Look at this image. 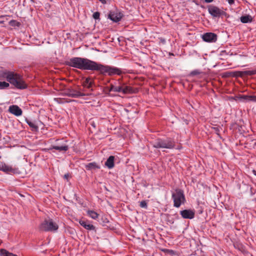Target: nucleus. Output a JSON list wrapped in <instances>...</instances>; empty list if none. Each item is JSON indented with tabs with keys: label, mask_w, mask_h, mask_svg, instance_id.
<instances>
[{
	"label": "nucleus",
	"mask_w": 256,
	"mask_h": 256,
	"mask_svg": "<svg viewBox=\"0 0 256 256\" xmlns=\"http://www.w3.org/2000/svg\"><path fill=\"white\" fill-rule=\"evenodd\" d=\"M227 2L230 5H232L234 3V0H227Z\"/></svg>",
	"instance_id": "32"
},
{
	"label": "nucleus",
	"mask_w": 256,
	"mask_h": 256,
	"mask_svg": "<svg viewBox=\"0 0 256 256\" xmlns=\"http://www.w3.org/2000/svg\"><path fill=\"white\" fill-rule=\"evenodd\" d=\"M153 146L157 148L172 149L175 146V142L171 138H158L154 142Z\"/></svg>",
	"instance_id": "5"
},
{
	"label": "nucleus",
	"mask_w": 256,
	"mask_h": 256,
	"mask_svg": "<svg viewBox=\"0 0 256 256\" xmlns=\"http://www.w3.org/2000/svg\"><path fill=\"white\" fill-rule=\"evenodd\" d=\"M109 92H122L123 94H132L134 92L133 88L122 82L121 78H119L114 84H110Z\"/></svg>",
	"instance_id": "4"
},
{
	"label": "nucleus",
	"mask_w": 256,
	"mask_h": 256,
	"mask_svg": "<svg viewBox=\"0 0 256 256\" xmlns=\"http://www.w3.org/2000/svg\"><path fill=\"white\" fill-rule=\"evenodd\" d=\"M108 18L114 22H120L124 16L122 12L118 9L110 11L108 14Z\"/></svg>",
	"instance_id": "10"
},
{
	"label": "nucleus",
	"mask_w": 256,
	"mask_h": 256,
	"mask_svg": "<svg viewBox=\"0 0 256 256\" xmlns=\"http://www.w3.org/2000/svg\"><path fill=\"white\" fill-rule=\"evenodd\" d=\"M8 111L10 112L16 116H20L22 113V110L16 105L10 106Z\"/></svg>",
	"instance_id": "15"
},
{
	"label": "nucleus",
	"mask_w": 256,
	"mask_h": 256,
	"mask_svg": "<svg viewBox=\"0 0 256 256\" xmlns=\"http://www.w3.org/2000/svg\"><path fill=\"white\" fill-rule=\"evenodd\" d=\"M6 80L8 82L18 89L23 90L27 85L20 74L7 70H0V80Z\"/></svg>",
	"instance_id": "2"
},
{
	"label": "nucleus",
	"mask_w": 256,
	"mask_h": 256,
	"mask_svg": "<svg viewBox=\"0 0 256 256\" xmlns=\"http://www.w3.org/2000/svg\"><path fill=\"white\" fill-rule=\"evenodd\" d=\"M79 223L84 228L88 230H95V226L94 225L88 223L85 220H79Z\"/></svg>",
	"instance_id": "17"
},
{
	"label": "nucleus",
	"mask_w": 256,
	"mask_h": 256,
	"mask_svg": "<svg viewBox=\"0 0 256 256\" xmlns=\"http://www.w3.org/2000/svg\"><path fill=\"white\" fill-rule=\"evenodd\" d=\"M26 122L27 124L32 128V130H38V126L34 122H32L31 120L26 119Z\"/></svg>",
	"instance_id": "21"
},
{
	"label": "nucleus",
	"mask_w": 256,
	"mask_h": 256,
	"mask_svg": "<svg viewBox=\"0 0 256 256\" xmlns=\"http://www.w3.org/2000/svg\"><path fill=\"white\" fill-rule=\"evenodd\" d=\"M0 255L1 256H18L16 254L10 252L5 249H1L0 250Z\"/></svg>",
	"instance_id": "24"
},
{
	"label": "nucleus",
	"mask_w": 256,
	"mask_h": 256,
	"mask_svg": "<svg viewBox=\"0 0 256 256\" xmlns=\"http://www.w3.org/2000/svg\"><path fill=\"white\" fill-rule=\"evenodd\" d=\"M245 74L249 76H252L256 74V70H250L244 72Z\"/></svg>",
	"instance_id": "27"
},
{
	"label": "nucleus",
	"mask_w": 256,
	"mask_h": 256,
	"mask_svg": "<svg viewBox=\"0 0 256 256\" xmlns=\"http://www.w3.org/2000/svg\"><path fill=\"white\" fill-rule=\"evenodd\" d=\"M48 150H58L60 152H66L68 150V146L66 144H62V142H58L56 145H52L49 148H48Z\"/></svg>",
	"instance_id": "12"
},
{
	"label": "nucleus",
	"mask_w": 256,
	"mask_h": 256,
	"mask_svg": "<svg viewBox=\"0 0 256 256\" xmlns=\"http://www.w3.org/2000/svg\"><path fill=\"white\" fill-rule=\"evenodd\" d=\"M252 173L255 176H256V170H253Z\"/></svg>",
	"instance_id": "34"
},
{
	"label": "nucleus",
	"mask_w": 256,
	"mask_h": 256,
	"mask_svg": "<svg viewBox=\"0 0 256 256\" xmlns=\"http://www.w3.org/2000/svg\"><path fill=\"white\" fill-rule=\"evenodd\" d=\"M252 17L250 15L242 16L240 18V22L244 24L250 23L252 22Z\"/></svg>",
	"instance_id": "20"
},
{
	"label": "nucleus",
	"mask_w": 256,
	"mask_h": 256,
	"mask_svg": "<svg viewBox=\"0 0 256 256\" xmlns=\"http://www.w3.org/2000/svg\"><path fill=\"white\" fill-rule=\"evenodd\" d=\"M114 156H110L108 157V158L107 159L106 162H105V166L108 168L109 169L112 168L114 166Z\"/></svg>",
	"instance_id": "18"
},
{
	"label": "nucleus",
	"mask_w": 256,
	"mask_h": 256,
	"mask_svg": "<svg viewBox=\"0 0 256 256\" xmlns=\"http://www.w3.org/2000/svg\"><path fill=\"white\" fill-rule=\"evenodd\" d=\"M58 224L50 219L44 220L40 226V230L45 232L56 231L58 229Z\"/></svg>",
	"instance_id": "7"
},
{
	"label": "nucleus",
	"mask_w": 256,
	"mask_h": 256,
	"mask_svg": "<svg viewBox=\"0 0 256 256\" xmlns=\"http://www.w3.org/2000/svg\"><path fill=\"white\" fill-rule=\"evenodd\" d=\"M87 214L88 216L94 220H96L98 216V214L92 210H88L87 211Z\"/></svg>",
	"instance_id": "22"
},
{
	"label": "nucleus",
	"mask_w": 256,
	"mask_h": 256,
	"mask_svg": "<svg viewBox=\"0 0 256 256\" xmlns=\"http://www.w3.org/2000/svg\"><path fill=\"white\" fill-rule=\"evenodd\" d=\"M68 176V174H65V175H64V178H67Z\"/></svg>",
	"instance_id": "35"
},
{
	"label": "nucleus",
	"mask_w": 256,
	"mask_h": 256,
	"mask_svg": "<svg viewBox=\"0 0 256 256\" xmlns=\"http://www.w3.org/2000/svg\"><path fill=\"white\" fill-rule=\"evenodd\" d=\"M94 81L91 80L90 77L86 78L83 82L82 86L87 88H90L94 84Z\"/></svg>",
	"instance_id": "19"
},
{
	"label": "nucleus",
	"mask_w": 256,
	"mask_h": 256,
	"mask_svg": "<svg viewBox=\"0 0 256 256\" xmlns=\"http://www.w3.org/2000/svg\"><path fill=\"white\" fill-rule=\"evenodd\" d=\"M203 74V72L202 71L200 70L196 69V70H192L190 72V76H194L200 74Z\"/></svg>",
	"instance_id": "25"
},
{
	"label": "nucleus",
	"mask_w": 256,
	"mask_h": 256,
	"mask_svg": "<svg viewBox=\"0 0 256 256\" xmlns=\"http://www.w3.org/2000/svg\"><path fill=\"white\" fill-rule=\"evenodd\" d=\"M100 14L99 12H96L93 14L92 16L95 20H98L100 18Z\"/></svg>",
	"instance_id": "30"
},
{
	"label": "nucleus",
	"mask_w": 256,
	"mask_h": 256,
	"mask_svg": "<svg viewBox=\"0 0 256 256\" xmlns=\"http://www.w3.org/2000/svg\"><path fill=\"white\" fill-rule=\"evenodd\" d=\"M214 0H204V2L206 3L212 2Z\"/></svg>",
	"instance_id": "33"
},
{
	"label": "nucleus",
	"mask_w": 256,
	"mask_h": 256,
	"mask_svg": "<svg viewBox=\"0 0 256 256\" xmlns=\"http://www.w3.org/2000/svg\"><path fill=\"white\" fill-rule=\"evenodd\" d=\"M0 170L10 174L20 173V170L18 168L8 165L2 162H0Z\"/></svg>",
	"instance_id": "8"
},
{
	"label": "nucleus",
	"mask_w": 256,
	"mask_h": 256,
	"mask_svg": "<svg viewBox=\"0 0 256 256\" xmlns=\"http://www.w3.org/2000/svg\"><path fill=\"white\" fill-rule=\"evenodd\" d=\"M54 100L58 104H63L64 102L62 98H54Z\"/></svg>",
	"instance_id": "31"
},
{
	"label": "nucleus",
	"mask_w": 256,
	"mask_h": 256,
	"mask_svg": "<svg viewBox=\"0 0 256 256\" xmlns=\"http://www.w3.org/2000/svg\"><path fill=\"white\" fill-rule=\"evenodd\" d=\"M56 141H57V142H62V141H63V140H56Z\"/></svg>",
	"instance_id": "36"
},
{
	"label": "nucleus",
	"mask_w": 256,
	"mask_h": 256,
	"mask_svg": "<svg viewBox=\"0 0 256 256\" xmlns=\"http://www.w3.org/2000/svg\"><path fill=\"white\" fill-rule=\"evenodd\" d=\"M10 24L11 26H20V23L19 22H16L15 20H10Z\"/></svg>",
	"instance_id": "28"
},
{
	"label": "nucleus",
	"mask_w": 256,
	"mask_h": 256,
	"mask_svg": "<svg viewBox=\"0 0 256 256\" xmlns=\"http://www.w3.org/2000/svg\"><path fill=\"white\" fill-rule=\"evenodd\" d=\"M241 98L248 102L252 101L256 102V96H243Z\"/></svg>",
	"instance_id": "23"
},
{
	"label": "nucleus",
	"mask_w": 256,
	"mask_h": 256,
	"mask_svg": "<svg viewBox=\"0 0 256 256\" xmlns=\"http://www.w3.org/2000/svg\"><path fill=\"white\" fill-rule=\"evenodd\" d=\"M84 167L87 170L90 171H94L100 168V166L95 162L85 164Z\"/></svg>",
	"instance_id": "16"
},
{
	"label": "nucleus",
	"mask_w": 256,
	"mask_h": 256,
	"mask_svg": "<svg viewBox=\"0 0 256 256\" xmlns=\"http://www.w3.org/2000/svg\"><path fill=\"white\" fill-rule=\"evenodd\" d=\"M140 206L141 208H147V203L144 200L142 201L140 203Z\"/></svg>",
	"instance_id": "29"
},
{
	"label": "nucleus",
	"mask_w": 256,
	"mask_h": 256,
	"mask_svg": "<svg viewBox=\"0 0 256 256\" xmlns=\"http://www.w3.org/2000/svg\"><path fill=\"white\" fill-rule=\"evenodd\" d=\"M66 66L80 70L94 71L96 62L86 58L73 57L66 61Z\"/></svg>",
	"instance_id": "1"
},
{
	"label": "nucleus",
	"mask_w": 256,
	"mask_h": 256,
	"mask_svg": "<svg viewBox=\"0 0 256 256\" xmlns=\"http://www.w3.org/2000/svg\"><path fill=\"white\" fill-rule=\"evenodd\" d=\"M208 8L209 14L213 17H220L226 14L222 9L214 5L208 6Z\"/></svg>",
	"instance_id": "9"
},
{
	"label": "nucleus",
	"mask_w": 256,
	"mask_h": 256,
	"mask_svg": "<svg viewBox=\"0 0 256 256\" xmlns=\"http://www.w3.org/2000/svg\"><path fill=\"white\" fill-rule=\"evenodd\" d=\"M94 71L98 72L101 74H108L109 76H120L122 74V70L120 68L108 65H104L97 62H96Z\"/></svg>",
	"instance_id": "3"
},
{
	"label": "nucleus",
	"mask_w": 256,
	"mask_h": 256,
	"mask_svg": "<svg viewBox=\"0 0 256 256\" xmlns=\"http://www.w3.org/2000/svg\"><path fill=\"white\" fill-rule=\"evenodd\" d=\"M64 96H68L72 98H78L86 96L84 93L80 92L72 88H67L64 92Z\"/></svg>",
	"instance_id": "11"
},
{
	"label": "nucleus",
	"mask_w": 256,
	"mask_h": 256,
	"mask_svg": "<svg viewBox=\"0 0 256 256\" xmlns=\"http://www.w3.org/2000/svg\"><path fill=\"white\" fill-rule=\"evenodd\" d=\"M172 198L174 201V206L176 208H180L186 202L184 191L179 188L176 189L172 193Z\"/></svg>",
	"instance_id": "6"
},
{
	"label": "nucleus",
	"mask_w": 256,
	"mask_h": 256,
	"mask_svg": "<svg viewBox=\"0 0 256 256\" xmlns=\"http://www.w3.org/2000/svg\"><path fill=\"white\" fill-rule=\"evenodd\" d=\"M202 38L206 42H214L217 40V35L213 32H206L202 34Z\"/></svg>",
	"instance_id": "13"
},
{
	"label": "nucleus",
	"mask_w": 256,
	"mask_h": 256,
	"mask_svg": "<svg viewBox=\"0 0 256 256\" xmlns=\"http://www.w3.org/2000/svg\"><path fill=\"white\" fill-rule=\"evenodd\" d=\"M10 84L6 82H0V90H4L8 88Z\"/></svg>",
	"instance_id": "26"
},
{
	"label": "nucleus",
	"mask_w": 256,
	"mask_h": 256,
	"mask_svg": "<svg viewBox=\"0 0 256 256\" xmlns=\"http://www.w3.org/2000/svg\"><path fill=\"white\" fill-rule=\"evenodd\" d=\"M180 213L182 217L184 219H192L195 216L194 210L191 209L180 210Z\"/></svg>",
	"instance_id": "14"
}]
</instances>
